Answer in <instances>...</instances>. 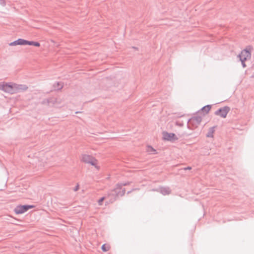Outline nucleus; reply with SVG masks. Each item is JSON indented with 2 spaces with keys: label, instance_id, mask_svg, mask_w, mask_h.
Listing matches in <instances>:
<instances>
[{
  "label": "nucleus",
  "instance_id": "obj_1",
  "mask_svg": "<svg viewBox=\"0 0 254 254\" xmlns=\"http://www.w3.org/2000/svg\"><path fill=\"white\" fill-rule=\"evenodd\" d=\"M126 190L124 188L122 190H119L117 188L115 187L114 189L108 191L107 197L108 201L106 202L107 204L112 203L115 201L119 196L124 195Z\"/></svg>",
  "mask_w": 254,
  "mask_h": 254
},
{
  "label": "nucleus",
  "instance_id": "obj_2",
  "mask_svg": "<svg viewBox=\"0 0 254 254\" xmlns=\"http://www.w3.org/2000/svg\"><path fill=\"white\" fill-rule=\"evenodd\" d=\"M202 121V117L199 115L191 117L188 121L187 127L190 129H193L196 128L200 125Z\"/></svg>",
  "mask_w": 254,
  "mask_h": 254
},
{
  "label": "nucleus",
  "instance_id": "obj_3",
  "mask_svg": "<svg viewBox=\"0 0 254 254\" xmlns=\"http://www.w3.org/2000/svg\"><path fill=\"white\" fill-rule=\"evenodd\" d=\"M34 207L35 205H18L14 209V212L16 214H21L27 211L29 209Z\"/></svg>",
  "mask_w": 254,
  "mask_h": 254
},
{
  "label": "nucleus",
  "instance_id": "obj_4",
  "mask_svg": "<svg viewBox=\"0 0 254 254\" xmlns=\"http://www.w3.org/2000/svg\"><path fill=\"white\" fill-rule=\"evenodd\" d=\"M162 139L164 140L174 142L178 139V137L173 132H168L167 131H163Z\"/></svg>",
  "mask_w": 254,
  "mask_h": 254
},
{
  "label": "nucleus",
  "instance_id": "obj_5",
  "mask_svg": "<svg viewBox=\"0 0 254 254\" xmlns=\"http://www.w3.org/2000/svg\"><path fill=\"white\" fill-rule=\"evenodd\" d=\"M230 110V108L228 106H224L222 108L218 109L215 112L214 114L215 115L220 116L221 118H225L228 112Z\"/></svg>",
  "mask_w": 254,
  "mask_h": 254
},
{
  "label": "nucleus",
  "instance_id": "obj_6",
  "mask_svg": "<svg viewBox=\"0 0 254 254\" xmlns=\"http://www.w3.org/2000/svg\"><path fill=\"white\" fill-rule=\"evenodd\" d=\"M251 46H248L246 49L242 50L240 54H239L237 57L239 59H243V58H245V59L247 60L248 58H250L251 54Z\"/></svg>",
  "mask_w": 254,
  "mask_h": 254
},
{
  "label": "nucleus",
  "instance_id": "obj_7",
  "mask_svg": "<svg viewBox=\"0 0 254 254\" xmlns=\"http://www.w3.org/2000/svg\"><path fill=\"white\" fill-rule=\"evenodd\" d=\"M13 85H14V83H5L4 92L10 93L11 94H14V86Z\"/></svg>",
  "mask_w": 254,
  "mask_h": 254
},
{
  "label": "nucleus",
  "instance_id": "obj_8",
  "mask_svg": "<svg viewBox=\"0 0 254 254\" xmlns=\"http://www.w3.org/2000/svg\"><path fill=\"white\" fill-rule=\"evenodd\" d=\"M14 94L21 91H25L28 89V86L25 84H18L14 83Z\"/></svg>",
  "mask_w": 254,
  "mask_h": 254
},
{
  "label": "nucleus",
  "instance_id": "obj_9",
  "mask_svg": "<svg viewBox=\"0 0 254 254\" xmlns=\"http://www.w3.org/2000/svg\"><path fill=\"white\" fill-rule=\"evenodd\" d=\"M9 46H14L16 45H22L24 46L26 45V40L19 38L10 43H9Z\"/></svg>",
  "mask_w": 254,
  "mask_h": 254
},
{
  "label": "nucleus",
  "instance_id": "obj_10",
  "mask_svg": "<svg viewBox=\"0 0 254 254\" xmlns=\"http://www.w3.org/2000/svg\"><path fill=\"white\" fill-rule=\"evenodd\" d=\"M211 108V105H207L203 107L199 111L197 112L198 114H202L203 116L209 113Z\"/></svg>",
  "mask_w": 254,
  "mask_h": 254
},
{
  "label": "nucleus",
  "instance_id": "obj_11",
  "mask_svg": "<svg viewBox=\"0 0 254 254\" xmlns=\"http://www.w3.org/2000/svg\"><path fill=\"white\" fill-rule=\"evenodd\" d=\"M159 191L163 195H168L171 193V190L169 187H161L159 189Z\"/></svg>",
  "mask_w": 254,
  "mask_h": 254
},
{
  "label": "nucleus",
  "instance_id": "obj_12",
  "mask_svg": "<svg viewBox=\"0 0 254 254\" xmlns=\"http://www.w3.org/2000/svg\"><path fill=\"white\" fill-rule=\"evenodd\" d=\"M93 157L90 155L84 154L82 156L81 161L85 163L88 164Z\"/></svg>",
  "mask_w": 254,
  "mask_h": 254
},
{
  "label": "nucleus",
  "instance_id": "obj_13",
  "mask_svg": "<svg viewBox=\"0 0 254 254\" xmlns=\"http://www.w3.org/2000/svg\"><path fill=\"white\" fill-rule=\"evenodd\" d=\"M53 88L55 90H61L63 88V84L60 82H56L53 84Z\"/></svg>",
  "mask_w": 254,
  "mask_h": 254
},
{
  "label": "nucleus",
  "instance_id": "obj_14",
  "mask_svg": "<svg viewBox=\"0 0 254 254\" xmlns=\"http://www.w3.org/2000/svg\"><path fill=\"white\" fill-rule=\"evenodd\" d=\"M26 45L34 46L35 47H39L40 46L39 42L33 41H28L26 40Z\"/></svg>",
  "mask_w": 254,
  "mask_h": 254
},
{
  "label": "nucleus",
  "instance_id": "obj_15",
  "mask_svg": "<svg viewBox=\"0 0 254 254\" xmlns=\"http://www.w3.org/2000/svg\"><path fill=\"white\" fill-rule=\"evenodd\" d=\"M216 127L215 126L211 127L209 128L208 131L207 133L206 136L207 137H213V133L215 131V128Z\"/></svg>",
  "mask_w": 254,
  "mask_h": 254
},
{
  "label": "nucleus",
  "instance_id": "obj_16",
  "mask_svg": "<svg viewBox=\"0 0 254 254\" xmlns=\"http://www.w3.org/2000/svg\"><path fill=\"white\" fill-rule=\"evenodd\" d=\"M97 160L93 157L88 164L94 166L97 170H99L100 167L97 165Z\"/></svg>",
  "mask_w": 254,
  "mask_h": 254
},
{
  "label": "nucleus",
  "instance_id": "obj_17",
  "mask_svg": "<svg viewBox=\"0 0 254 254\" xmlns=\"http://www.w3.org/2000/svg\"><path fill=\"white\" fill-rule=\"evenodd\" d=\"M129 184H130V182H127L125 183H118L116 185V187L119 190H123L122 187L123 186H126L128 185Z\"/></svg>",
  "mask_w": 254,
  "mask_h": 254
},
{
  "label": "nucleus",
  "instance_id": "obj_18",
  "mask_svg": "<svg viewBox=\"0 0 254 254\" xmlns=\"http://www.w3.org/2000/svg\"><path fill=\"white\" fill-rule=\"evenodd\" d=\"M110 247L106 245V244H104L101 246V250L104 252H106L109 250Z\"/></svg>",
  "mask_w": 254,
  "mask_h": 254
},
{
  "label": "nucleus",
  "instance_id": "obj_19",
  "mask_svg": "<svg viewBox=\"0 0 254 254\" xmlns=\"http://www.w3.org/2000/svg\"><path fill=\"white\" fill-rule=\"evenodd\" d=\"M239 60L241 62V64L243 66V67H246V64H245V62L247 61V60L245 59V58H243V59H239Z\"/></svg>",
  "mask_w": 254,
  "mask_h": 254
},
{
  "label": "nucleus",
  "instance_id": "obj_20",
  "mask_svg": "<svg viewBox=\"0 0 254 254\" xmlns=\"http://www.w3.org/2000/svg\"><path fill=\"white\" fill-rule=\"evenodd\" d=\"M105 198H107L106 196H103L101 197L98 200V203L99 205H101L102 204V203L103 201L105 200Z\"/></svg>",
  "mask_w": 254,
  "mask_h": 254
},
{
  "label": "nucleus",
  "instance_id": "obj_21",
  "mask_svg": "<svg viewBox=\"0 0 254 254\" xmlns=\"http://www.w3.org/2000/svg\"><path fill=\"white\" fill-rule=\"evenodd\" d=\"M148 152H154L152 154H155L156 152V150H155L151 146H148Z\"/></svg>",
  "mask_w": 254,
  "mask_h": 254
},
{
  "label": "nucleus",
  "instance_id": "obj_22",
  "mask_svg": "<svg viewBox=\"0 0 254 254\" xmlns=\"http://www.w3.org/2000/svg\"><path fill=\"white\" fill-rule=\"evenodd\" d=\"M5 86V83L0 82V90H2L3 91H4Z\"/></svg>",
  "mask_w": 254,
  "mask_h": 254
},
{
  "label": "nucleus",
  "instance_id": "obj_23",
  "mask_svg": "<svg viewBox=\"0 0 254 254\" xmlns=\"http://www.w3.org/2000/svg\"><path fill=\"white\" fill-rule=\"evenodd\" d=\"M175 125L178 127H182L184 126V123H183V122L176 121L175 123Z\"/></svg>",
  "mask_w": 254,
  "mask_h": 254
},
{
  "label": "nucleus",
  "instance_id": "obj_24",
  "mask_svg": "<svg viewBox=\"0 0 254 254\" xmlns=\"http://www.w3.org/2000/svg\"><path fill=\"white\" fill-rule=\"evenodd\" d=\"M0 4L3 6H5L6 4L5 0H0Z\"/></svg>",
  "mask_w": 254,
  "mask_h": 254
},
{
  "label": "nucleus",
  "instance_id": "obj_25",
  "mask_svg": "<svg viewBox=\"0 0 254 254\" xmlns=\"http://www.w3.org/2000/svg\"><path fill=\"white\" fill-rule=\"evenodd\" d=\"M79 185L78 184H77L75 187L73 189V190L74 191H76L78 190L79 189Z\"/></svg>",
  "mask_w": 254,
  "mask_h": 254
},
{
  "label": "nucleus",
  "instance_id": "obj_26",
  "mask_svg": "<svg viewBox=\"0 0 254 254\" xmlns=\"http://www.w3.org/2000/svg\"><path fill=\"white\" fill-rule=\"evenodd\" d=\"M185 170H190L191 169V167H190V166H188L187 167H186V168H184V169Z\"/></svg>",
  "mask_w": 254,
  "mask_h": 254
},
{
  "label": "nucleus",
  "instance_id": "obj_27",
  "mask_svg": "<svg viewBox=\"0 0 254 254\" xmlns=\"http://www.w3.org/2000/svg\"><path fill=\"white\" fill-rule=\"evenodd\" d=\"M131 190H130V191H127V194H128V193H130V192H131Z\"/></svg>",
  "mask_w": 254,
  "mask_h": 254
},
{
  "label": "nucleus",
  "instance_id": "obj_28",
  "mask_svg": "<svg viewBox=\"0 0 254 254\" xmlns=\"http://www.w3.org/2000/svg\"><path fill=\"white\" fill-rule=\"evenodd\" d=\"M79 113V112H75V113H76V114H77V113Z\"/></svg>",
  "mask_w": 254,
  "mask_h": 254
}]
</instances>
